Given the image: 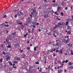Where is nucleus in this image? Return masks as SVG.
<instances>
[{"mask_svg":"<svg viewBox=\"0 0 73 73\" xmlns=\"http://www.w3.org/2000/svg\"><path fill=\"white\" fill-rule=\"evenodd\" d=\"M21 52H23V50H20Z\"/></svg>","mask_w":73,"mask_h":73,"instance_id":"63","label":"nucleus"},{"mask_svg":"<svg viewBox=\"0 0 73 73\" xmlns=\"http://www.w3.org/2000/svg\"><path fill=\"white\" fill-rule=\"evenodd\" d=\"M9 58H9V57H7L6 58V60L7 61H8V60H9Z\"/></svg>","mask_w":73,"mask_h":73,"instance_id":"26","label":"nucleus"},{"mask_svg":"<svg viewBox=\"0 0 73 73\" xmlns=\"http://www.w3.org/2000/svg\"><path fill=\"white\" fill-rule=\"evenodd\" d=\"M16 34V32H14L13 33L12 35H11V36H12V38H13V37L15 36V35Z\"/></svg>","mask_w":73,"mask_h":73,"instance_id":"6","label":"nucleus"},{"mask_svg":"<svg viewBox=\"0 0 73 73\" xmlns=\"http://www.w3.org/2000/svg\"><path fill=\"white\" fill-rule=\"evenodd\" d=\"M34 19L35 20H37V17H36H36H34Z\"/></svg>","mask_w":73,"mask_h":73,"instance_id":"53","label":"nucleus"},{"mask_svg":"<svg viewBox=\"0 0 73 73\" xmlns=\"http://www.w3.org/2000/svg\"><path fill=\"white\" fill-rule=\"evenodd\" d=\"M65 62V61L64 60H63V61L62 62V63H64Z\"/></svg>","mask_w":73,"mask_h":73,"instance_id":"61","label":"nucleus"},{"mask_svg":"<svg viewBox=\"0 0 73 73\" xmlns=\"http://www.w3.org/2000/svg\"><path fill=\"white\" fill-rule=\"evenodd\" d=\"M5 27H9V25H5Z\"/></svg>","mask_w":73,"mask_h":73,"instance_id":"33","label":"nucleus"},{"mask_svg":"<svg viewBox=\"0 0 73 73\" xmlns=\"http://www.w3.org/2000/svg\"><path fill=\"white\" fill-rule=\"evenodd\" d=\"M63 48H62V49H61L59 51V53H60V54H62L63 53V50H62L63 49Z\"/></svg>","mask_w":73,"mask_h":73,"instance_id":"5","label":"nucleus"},{"mask_svg":"<svg viewBox=\"0 0 73 73\" xmlns=\"http://www.w3.org/2000/svg\"><path fill=\"white\" fill-rule=\"evenodd\" d=\"M56 19H57V20H61V19H59V18L58 17Z\"/></svg>","mask_w":73,"mask_h":73,"instance_id":"47","label":"nucleus"},{"mask_svg":"<svg viewBox=\"0 0 73 73\" xmlns=\"http://www.w3.org/2000/svg\"><path fill=\"white\" fill-rule=\"evenodd\" d=\"M69 41V39H67V40H66L65 39H64L62 40V42H64L65 44H67V42H68Z\"/></svg>","mask_w":73,"mask_h":73,"instance_id":"2","label":"nucleus"},{"mask_svg":"<svg viewBox=\"0 0 73 73\" xmlns=\"http://www.w3.org/2000/svg\"><path fill=\"white\" fill-rule=\"evenodd\" d=\"M7 48H11V45H8V46H7Z\"/></svg>","mask_w":73,"mask_h":73,"instance_id":"29","label":"nucleus"},{"mask_svg":"<svg viewBox=\"0 0 73 73\" xmlns=\"http://www.w3.org/2000/svg\"><path fill=\"white\" fill-rule=\"evenodd\" d=\"M38 9H41V7H39L38 8Z\"/></svg>","mask_w":73,"mask_h":73,"instance_id":"55","label":"nucleus"},{"mask_svg":"<svg viewBox=\"0 0 73 73\" xmlns=\"http://www.w3.org/2000/svg\"><path fill=\"white\" fill-rule=\"evenodd\" d=\"M46 11H47V12H49L50 11H51L50 10V9L49 8H48L47 9H46Z\"/></svg>","mask_w":73,"mask_h":73,"instance_id":"19","label":"nucleus"},{"mask_svg":"<svg viewBox=\"0 0 73 73\" xmlns=\"http://www.w3.org/2000/svg\"><path fill=\"white\" fill-rule=\"evenodd\" d=\"M25 56H26V55H25L24 54H23L22 58H25Z\"/></svg>","mask_w":73,"mask_h":73,"instance_id":"20","label":"nucleus"},{"mask_svg":"<svg viewBox=\"0 0 73 73\" xmlns=\"http://www.w3.org/2000/svg\"><path fill=\"white\" fill-rule=\"evenodd\" d=\"M35 25H39V23H36V24Z\"/></svg>","mask_w":73,"mask_h":73,"instance_id":"54","label":"nucleus"},{"mask_svg":"<svg viewBox=\"0 0 73 73\" xmlns=\"http://www.w3.org/2000/svg\"><path fill=\"white\" fill-rule=\"evenodd\" d=\"M14 64H17V61L14 62Z\"/></svg>","mask_w":73,"mask_h":73,"instance_id":"49","label":"nucleus"},{"mask_svg":"<svg viewBox=\"0 0 73 73\" xmlns=\"http://www.w3.org/2000/svg\"><path fill=\"white\" fill-rule=\"evenodd\" d=\"M69 24V22H66V25H68Z\"/></svg>","mask_w":73,"mask_h":73,"instance_id":"32","label":"nucleus"},{"mask_svg":"<svg viewBox=\"0 0 73 73\" xmlns=\"http://www.w3.org/2000/svg\"><path fill=\"white\" fill-rule=\"evenodd\" d=\"M24 19V17H23L21 18V20H23Z\"/></svg>","mask_w":73,"mask_h":73,"instance_id":"57","label":"nucleus"},{"mask_svg":"<svg viewBox=\"0 0 73 73\" xmlns=\"http://www.w3.org/2000/svg\"><path fill=\"white\" fill-rule=\"evenodd\" d=\"M17 60H20V58L17 57L15 59Z\"/></svg>","mask_w":73,"mask_h":73,"instance_id":"25","label":"nucleus"},{"mask_svg":"<svg viewBox=\"0 0 73 73\" xmlns=\"http://www.w3.org/2000/svg\"><path fill=\"white\" fill-rule=\"evenodd\" d=\"M56 46H59V43H58V42H57L56 44Z\"/></svg>","mask_w":73,"mask_h":73,"instance_id":"23","label":"nucleus"},{"mask_svg":"<svg viewBox=\"0 0 73 73\" xmlns=\"http://www.w3.org/2000/svg\"><path fill=\"white\" fill-rule=\"evenodd\" d=\"M44 18H45V19H46V18H47V17H49V16H48V15H44Z\"/></svg>","mask_w":73,"mask_h":73,"instance_id":"16","label":"nucleus"},{"mask_svg":"<svg viewBox=\"0 0 73 73\" xmlns=\"http://www.w3.org/2000/svg\"><path fill=\"white\" fill-rule=\"evenodd\" d=\"M48 0H44V1H45V2H47L48 1Z\"/></svg>","mask_w":73,"mask_h":73,"instance_id":"45","label":"nucleus"},{"mask_svg":"<svg viewBox=\"0 0 73 73\" xmlns=\"http://www.w3.org/2000/svg\"><path fill=\"white\" fill-rule=\"evenodd\" d=\"M13 68H15V69H16V66L15 67V66H13Z\"/></svg>","mask_w":73,"mask_h":73,"instance_id":"50","label":"nucleus"},{"mask_svg":"<svg viewBox=\"0 0 73 73\" xmlns=\"http://www.w3.org/2000/svg\"><path fill=\"white\" fill-rule=\"evenodd\" d=\"M51 44V42L50 41H50L48 43V44H46L47 45H48V44L49 45H50Z\"/></svg>","mask_w":73,"mask_h":73,"instance_id":"24","label":"nucleus"},{"mask_svg":"<svg viewBox=\"0 0 73 73\" xmlns=\"http://www.w3.org/2000/svg\"><path fill=\"white\" fill-rule=\"evenodd\" d=\"M29 49H30V47H28L27 48V50H29Z\"/></svg>","mask_w":73,"mask_h":73,"instance_id":"46","label":"nucleus"},{"mask_svg":"<svg viewBox=\"0 0 73 73\" xmlns=\"http://www.w3.org/2000/svg\"><path fill=\"white\" fill-rule=\"evenodd\" d=\"M56 1L55 0H54L53 1H52V2L53 3H55Z\"/></svg>","mask_w":73,"mask_h":73,"instance_id":"56","label":"nucleus"},{"mask_svg":"<svg viewBox=\"0 0 73 73\" xmlns=\"http://www.w3.org/2000/svg\"><path fill=\"white\" fill-rule=\"evenodd\" d=\"M67 28L68 29H71V27L69 25L67 26Z\"/></svg>","mask_w":73,"mask_h":73,"instance_id":"15","label":"nucleus"},{"mask_svg":"<svg viewBox=\"0 0 73 73\" xmlns=\"http://www.w3.org/2000/svg\"><path fill=\"white\" fill-rule=\"evenodd\" d=\"M53 35H54V36L55 37H57V36L55 35V34H54Z\"/></svg>","mask_w":73,"mask_h":73,"instance_id":"51","label":"nucleus"},{"mask_svg":"<svg viewBox=\"0 0 73 73\" xmlns=\"http://www.w3.org/2000/svg\"><path fill=\"white\" fill-rule=\"evenodd\" d=\"M57 12H58V11H57L56 12H55V14L56 15H58V13H57Z\"/></svg>","mask_w":73,"mask_h":73,"instance_id":"36","label":"nucleus"},{"mask_svg":"<svg viewBox=\"0 0 73 73\" xmlns=\"http://www.w3.org/2000/svg\"><path fill=\"white\" fill-rule=\"evenodd\" d=\"M67 21H70V19H67Z\"/></svg>","mask_w":73,"mask_h":73,"instance_id":"40","label":"nucleus"},{"mask_svg":"<svg viewBox=\"0 0 73 73\" xmlns=\"http://www.w3.org/2000/svg\"><path fill=\"white\" fill-rule=\"evenodd\" d=\"M63 71L62 70H58V72L59 73H61L62 72V71Z\"/></svg>","mask_w":73,"mask_h":73,"instance_id":"14","label":"nucleus"},{"mask_svg":"<svg viewBox=\"0 0 73 73\" xmlns=\"http://www.w3.org/2000/svg\"><path fill=\"white\" fill-rule=\"evenodd\" d=\"M35 64H37V65L38 64H39V62H35Z\"/></svg>","mask_w":73,"mask_h":73,"instance_id":"35","label":"nucleus"},{"mask_svg":"<svg viewBox=\"0 0 73 73\" xmlns=\"http://www.w3.org/2000/svg\"><path fill=\"white\" fill-rule=\"evenodd\" d=\"M3 66V64H0V69H1L2 68V67Z\"/></svg>","mask_w":73,"mask_h":73,"instance_id":"28","label":"nucleus"},{"mask_svg":"<svg viewBox=\"0 0 73 73\" xmlns=\"http://www.w3.org/2000/svg\"><path fill=\"white\" fill-rule=\"evenodd\" d=\"M70 31H68L67 32V34L68 35H70V33H71L70 32V30H69Z\"/></svg>","mask_w":73,"mask_h":73,"instance_id":"18","label":"nucleus"},{"mask_svg":"<svg viewBox=\"0 0 73 73\" xmlns=\"http://www.w3.org/2000/svg\"><path fill=\"white\" fill-rule=\"evenodd\" d=\"M72 64L71 62H70L69 64V65H72Z\"/></svg>","mask_w":73,"mask_h":73,"instance_id":"48","label":"nucleus"},{"mask_svg":"<svg viewBox=\"0 0 73 73\" xmlns=\"http://www.w3.org/2000/svg\"><path fill=\"white\" fill-rule=\"evenodd\" d=\"M32 23L33 25H34V24L35 25V24H36V23H37V21L36 20H35L33 21Z\"/></svg>","mask_w":73,"mask_h":73,"instance_id":"4","label":"nucleus"},{"mask_svg":"<svg viewBox=\"0 0 73 73\" xmlns=\"http://www.w3.org/2000/svg\"><path fill=\"white\" fill-rule=\"evenodd\" d=\"M65 25V24L63 22H62L61 23V25Z\"/></svg>","mask_w":73,"mask_h":73,"instance_id":"22","label":"nucleus"},{"mask_svg":"<svg viewBox=\"0 0 73 73\" xmlns=\"http://www.w3.org/2000/svg\"><path fill=\"white\" fill-rule=\"evenodd\" d=\"M34 50H36V47H34Z\"/></svg>","mask_w":73,"mask_h":73,"instance_id":"52","label":"nucleus"},{"mask_svg":"<svg viewBox=\"0 0 73 73\" xmlns=\"http://www.w3.org/2000/svg\"><path fill=\"white\" fill-rule=\"evenodd\" d=\"M3 58H1L0 59V62H2V61H3Z\"/></svg>","mask_w":73,"mask_h":73,"instance_id":"38","label":"nucleus"},{"mask_svg":"<svg viewBox=\"0 0 73 73\" xmlns=\"http://www.w3.org/2000/svg\"><path fill=\"white\" fill-rule=\"evenodd\" d=\"M5 23H6V24H8V22H5Z\"/></svg>","mask_w":73,"mask_h":73,"instance_id":"62","label":"nucleus"},{"mask_svg":"<svg viewBox=\"0 0 73 73\" xmlns=\"http://www.w3.org/2000/svg\"><path fill=\"white\" fill-rule=\"evenodd\" d=\"M21 15H24V13H23L21 12Z\"/></svg>","mask_w":73,"mask_h":73,"instance_id":"43","label":"nucleus"},{"mask_svg":"<svg viewBox=\"0 0 73 73\" xmlns=\"http://www.w3.org/2000/svg\"><path fill=\"white\" fill-rule=\"evenodd\" d=\"M17 24L18 25H22V24H23V23H22V22H18Z\"/></svg>","mask_w":73,"mask_h":73,"instance_id":"10","label":"nucleus"},{"mask_svg":"<svg viewBox=\"0 0 73 73\" xmlns=\"http://www.w3.org/2000/svg\"><path fill=\"white\" fill-rule=\"evenodd\" d=\"M4 26H5V23H4L3 24L1 25V27H3Z\"/></svg>","mask_w":73,"mask_h":73,"instance_id":"21","label":"nucleus"},{"mask_svg":"<svg viewBox=\"0 0 73 73\" xmlns=\"http://www.w3.org/2000/svg\"><path fill=\"white\" fill-rule=\"evenodd\" d=\"M28 35V33H26V34L24 35V37H27V36Z\"/></svg>","mask_w":73,"mask_h":73,"instance_id":"31","label":"nucleus"},{"mask_svg":"<svg viewBox=\"0 0 73 73\" xmlns=\"http://www.w3.org/2000/svg\"><path fill=\"white\" fill-rule=\"evenodd\" d=\"M68 62V60H66L65 61V63H67Z\"/></svg>","mask_w":73,"mask_h":73,"instance_id":"60","label":"nucleus"},{"mask_svg":"<svg viewBox=\"0 0 73 73\" xmlns=\"http://www.w3.org/2000/svg\"><path fill=\"white\" fill-rule=\"evenodd\" d=\"M27 23L28 24H29V23H31V18L29 17L27 19Z\"/></svg>","mask_w":73,"mask_h":73,"instance_id":"3","label":"nucleus"},{"mask_svg":"<svg viewBox=\"0 0 73 73\" xmlns=\"http://www.w3.org/2000/svg\"><path fill=\"white\" fill-rule=\"evenodd\" d=\"M32 31L31 32V33H33V31H34V29H33V28L32 29Z\"/></svg>","mask_w":73,"mask_h":73,"instance_id":"44","label":"nucleus"},{"mask_svg":"<svg viewBox=\"0 0 73 73\" xmlns=\"http://www.w3.org/2000/svg\"><path fill=\"white\" fill-rule=\"evenodd\" d=\"M52 11H51V10L50 11H48V14H49V15H51L52 14Z\"/></svg>","mask_w":73,"mask_h":73,"instance_id":"27","label":"nucleus"},{"mask_svg":"<svg viewBox=\"0 0 73 73\" xmlns=\"http://www.w3.org/2000/svg\"><path fill=\"white\" fill-rule=\"evenodd\" d=\"M18 16H20L21 15V12L19 11L18 12Z\"/></svg>","mask_w":73,"mask_h":73,"instance_id":"12","label":"nucleus"},{"mask_svg":"<svg viewBox=\"0 0 73 73\" xmlns=\"http://www.w3.org/2000/svg\"><path fill=\"white\" fill-rule=\"evenodd\" d=\"M12 38L11 37L9 36L7 37L6 39V41H9V40H11L12 39Z\"/></svg>","mask_w":73,"mask_h":73,"instance_id":"1","label":"nucleus"},{"mask_svg":"<svg viewBox=\"0 0 73 73\" xmlns=\"http://www.w3.org/2000/svg\"><path fill=\"white\" fill-rule=\"evenodd\" d=\"M6 42H7V45H11V42H9V41H6Z\"/></svg>","mask_w":73,"mask_h":73,"instance_id":"7","label":"nucleus"},{"mask_svg":"<svg viewBox=\"0 0 73 73\" xmlns=\"http://www.w3.org/2000/svg\"><path fill=\"white\" fill-rule=\"evenodd\" d=\"M60 8H61L60 7H58V9H57L58 11H59V9H60Z\"/></svg>","mask_w":73,"mask_h":73,"instance_id":"42","label":"nucleus"},{"mask_svg":"<svg viewBox=\"0 0 73 73\" xmlns=\"http://www.w3.org/2000/svg\"><path fill=\"white\" fill-rule=\"evenodd\" d=\"M68 9V7H66L65 8V10H67V9Z\"/></svg>","mask_w":73,"mask_h":73,"instance_id":"59","label":"nucleus"},{"mask_svg":"<svg viewBox=\"0 0 73 73\" xmlns=\"http://www.w3.org/2000/svg\"><path fill=\"white\" fill-rule=\"evenodd\" d=\"M65 4V3L64 2H62L61 3V5H62V6H64V5Z\"/></svg>","mask_w":73,"mask_h":73,"instance_id":"13","label":"nucleus"},{"mask_svg":"<svg viewBox=\"0 0 73 73\" xmlns=\"http://www.w3.org/2000/svg\"><path fill=\"white\" fill-rule=\"evenodd\" d=\"M54 63L56 64H57V63H58V62H57V59L55 58L54 59Z\"/></svg>","mask_w":73,"mask_h":73,"instance_id":"8","label":"nucleus"},{"mask_svg":"<svg viewBox=\"0 0 73 73\" xmlns=\"http://www.w3.org/2000/svg\"><path fill=\"white\" fill-rule=\"evenodd\" d=\"M35 27H36V25H35L33 26V28H35Z\"/></svg>","mask_w":73,"mask_h":73,"instance_id":"58","label":"nucleus"},{"mask_svg":"<svg viewBox=\"0 0 73 73\" xmlns=\"http://www.w3.org/2000/svg\"><path fill=\"white\" fill-rule=\"evenodd\" d=\"M6 17H7V15H3V17H4V18H5Z\"/></svg>","mask_w":73,"mask_h":73,"instance_id":"41","label":"nucleus"},{"mask_svg":"<svg viewBox=\"0 0 73 73\" xmlns=\"http://www.w3.org/2000/svg\"><path fill=\"white\" fill-rule=\"evenodd\" d=\"M14 45L15 46H18V47H19V46H20V45H19V44H14Z\"/></svg>","mask_w":73,"mask_h":73,"instance_id":"17","label":"nucleus"},{"mask_svg":"<svg viewBox=\"0 0 73 73\" xmlns=\"http://www.w3.org/2000/svg\"><path fill=\"white\" fill-rule=\"evenodd\" d=\"M57 27H58V26H57V25L55 26L54 27V29H56V28H57Z\"/></svg>","mask_w":73,"mask_h":73,"instance_id":"30","label":"nucleus"},{"mask_svg":"<svg viewBox=\"0 0 73 73\" xmlns=\"http://www.w3.org/2000/svg\"><path fill=\"white\" fill-rule=\"evenodd\" d=\"M71 54H72V55H73V52H71Z\"/></svg>","mask_w":73,"mask_h":73,"instance_id":"64","label":"nucleus"},{"mask_svg":"<svg viewBox=\"0 0 73 73\" xmlns=\"http://www.w3.org/2000/svg\"><path fill=\"white\" fill-rule=\"evenodd\" d=\"M60 14L61 15V16H64V13H63L62 12L60 13Z\"/></svg>","mask_w":73,"mask_h":73,"instance_id":"37","label":"nucleus"},{"mask_svg":"<svg viewBox=\"0 0 73 73\" xmlns=\"http://www.w3.org/2000/svg\"><path fill=\"white\" fill-rule=\"evenodd\" d=\"M56 5H57V4H56V3H55L53 4L54 7H56Z\"/></svg>","mask_w":73,"mask_h":73,"instance_id":"34","label":"nucleus"},{"mask_svg":"<svg viewBox=\"0 0 73 73\" xmlns=\"http://www.w3.org/2000/svg\"><path fill=\"white\" fill-rule=\"evenodd\" d=\"M17 14L15 15V16H14V17L15 18H17Z\"/></svg>","mask_w":73,"mask_h":73,"instance_id":"39","label":"nucleus"},{"mask_svg":"<svg viewBox=\"0 0 73 73\" xmlns=\"http://www.w3.org/2000/svg\"><path fill=\"white\" fill-rule=\"evenodd\" d=\"M36 10H33V12L36 15H37V13L36 12Z\"/></svg>","mask_w":73,"mask_h":73,"instance_id":"11","label":"nucleus"},{"mask_svg":"<svg viewBox=\"0 0 73 73\" xmlns=\"http://www.w3.org/2000/svg\"><path fill=\"white\" fill-rule=\"evenodd\" d=\"M60 25H62L61 23L60 22H59V23H58V25H57V27H60Z\"/></svg>","mask_w":73,"mask_h":73,"instance_id":"9","label":"nucleus"}]
</instances>
